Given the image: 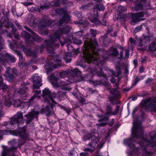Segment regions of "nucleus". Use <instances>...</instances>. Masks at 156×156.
<instances>
[{"label": "nucleus", "instance_id": "f257e3e1", "mask_svg": "<svg viewBox=\"0 0 156 156\" xmlns=\"http://www.w3.org/2000/svg\"><path fill=\"white\" fill-rule=\"evenodd\" d=\"M132 134L133 137L125 140L124 143L132 150L130 154L135 153L139 156H148L152 154L149 151V147L156 146V132L152 131L150 133V139H147V136L144 135L143 130L140 122H133Z\"/></svg>", "mask_w": 156, "mask_h": 156}, {"label": "nucleus", "instance_id": "f03ea898", "mask_svg": "<svg viewBox=\"0 0 156 156\" xmlns=\"http://www.w3.org/2000/svg\"><path fill=\"white\" fill-rule=\"evenodd\" d=\"M98 44L97 46L93 45L88 50L86 49L84 52L85 57L83 58L85 61L89 62L90 60L91 61L92 59L94 62L95 61L100 66L101 64L104 63V60L108 57L107 56L108 52L103 49H98Z\"/></svg>", "mask_w": 156, "mask_h": 156}, {"label": "nucleus", "instance_id": "7ed1b4c3", "mask_svg": "<svg viewBox=\"0 0 156 156\" xmlns=\"http://www.w3.org/2000/svg\"><path fill=\"white\" fill-rule=\"evenodd\" d=\"M69 31V28L67 27H64L62 28H59L58 30L54 33L53 35L50 36V40L45 41L44 45L46 48L47 51L50 53H52L54 51L53 46L55 47L59 46V44L56 43L57 39L59 40L61 45L63 46L66 43V42H62L60 41V36L62 35L67 33Z\"/></svg>", "mask_w": 156, "mask_h": 156}, {"label": "nucleus", "instance_id": "20e7f679", "mask_svg": "<svg viewBox=\"0 0 156 156\" xmlns=\"http://www.w3.org/2000/svg\"><path fill=\"white\" fill-rule=\"evenodd\" d=\"M10 147L5 146L3 148L1 156H14V152H16L19 147V144L15 140H13L8 142Z\"/></svg>", "mask_w": 156, "mask_h": 156}, {"label": "nucleus", "instance_id": "39448f33", "mask_svg": "<svg viewBox=\"0 0 156 156\" xmlns=\"http://www.w3.org/2000/svg\"><path fill=\"white\" fill-rule=\"evenodd\" d=\"M90 31V34H86L83 37V40L84 41V46L85 48H86L87 50L91 48L92 45H94L96 46L98 45V43L96 39H94L93 41H91V40L92 37H96V31L91 29Z\"/></svg>", "mask_w": 156, "mask_h": 156}, {"label": "nucleus", "instance_id": "423d86ee", "mask_svg": "<svg viewBox=\"0 0 156 156\" xmlns=\"http://www.w3.org/2000/svg\"><path fill=\"white\" fill-rule=\"evenodd\" d=\"M42 96L45 103H49L53 105L57 104V103L53 100L51 96V92L48 88H45L42 90Z\"/></svg>", "mask_w": 156, "mask_h": 156}, {"label": "nucleus", "instance_id": "0eeeda50", "mask_svg": "<svg viewBox=\"0 0 156 156\" xmlns=\"http://www.w3.org/2000/svg\"><path fill=\"white\" fill-rule=\"evenodd\" d=\"M18 75L17 71L16 69L9 67L6 70L5 76L6 79L11 82Z\"/></svg>", "mask_w": 156, "mask_h": 156}, {"label": "nucleus", "instance_id": "6e6552de", "mask_svg": "<svg viewBox=\"0 0 156 156\" xmlns=\"http://www.w3.org/2000/svg\"><path fill=\"white\" fill-rule=\"evenodd\" d=\"M58 78L56 77H52L50 80V82L55 87L58 88L60 87L61 88L65 90L69 91L71 88L68 86V84L64 82L60 83V84L57 83Z\"/></svg>", "mask_w": 156, "mask_h": 156}, {"label": "nucleus", "instance_id": "1a4fd4ad", "mask_svg": "<svg viewBox=\"0 0 156 156\" xmlns=\"http://www.w3.org/2000/svg\"><path fill=\"white\" fill-rule=\"evenodd\" d=\"M40 109L37 110V108H35L28 112L24 116L27 118L26 122L27 124H30L34 118H37Z\"/></svg>", "mask_w": 156, "mask_h": 156}, {"label": "nucleus", "instance_id": "9d476101", "mask_svg": "<svg viewBox=\"0 0 156 156\" xmlns=\"http://www.w3.org/2000/svg\"><path fill=\"white\" fill-rule=\"evenodd\" d=\"M15 61L16 60L14 57L9 54L6 53L3 55L2 54L0 53V62L3 65L5 64V62H10L12 63H14Z\"/></svg>", "mask_w": 156, "mask_h": 156}, {"label": "nucleus", "instance_id": "9b49d317", "mask_svg": "<svg viewBox=\"0 0 156 156\" xmlns=\"http://www.w3.org/2000/svg\"><path fill=\"white\" fill-rule=\"evenodd\" d=\"M23 113L19 112H17L16 114L14 115V117L10 119L9 122V124L12 125L15 123H23Z\"/></svg>", "mask_w": 156, "mask_h": 156}, {"label": "nucleus", "instance_id": "f8f14e48", "mask_svg": "<svg viewBox=\"0 0 156 156\" xmlns=\"http://www.w3.org/2000/svg\"><path fill=\"white\" fill-rule=\"evenodd\" d=\"M56 13L60 14H63V16L62 19L60 20L59 25L61 26L63 23H67L70 20L69 16L66 13L64 10L62 9H58L55 10Z\"/></svg>", "mask_w": 156, "mask_h": 156}, {"label": "nucleus", "instance_id": "ddd939ff", "mask_svg": "<svg viewBox=\"0 0 156 156\" xmlns=\"http://www.w3.org/2000/svg\"><path fill=\"white\" fill-rule=\"evenodd\" d=\"M44 19L45 18H44L42 20H40L37 23V22L39 20L37 19H35L34 16H32L29 22V23L31 26H34V24H37L39 26L38 29L40 30H41L44 27L49 25H46L45 26L44 24L43 25L42 24V23L46 22V20L44 21Z\"/></svg>", "mask_w": 156, "mask_h": 156}, {"label": "nucleus", "instance_id": "4468645a", "mask_svg": "<svg viewBox=\"0 0 156 156\" xmlns=\"http://www.w3.org/2000/svg\"><path fill=\"white\" fill-rule=\"evenodd\" d=\"M51 106H49L47 105L46 107H45L44 108L43 107L42 109V112H44L47 114H49L50 113L51 109L52 106H55L57 105V106H58L61 107V108L63 109L64 110L66 111L68 114H69L71 111V109L70 108L66 107H65L62 106L61 105L58 104H54V105H51L49 104V103H48Z\"/></svg>", "mask_w": 156, "mask_h": 156}, {"label": "nucleus", "instance_id": "2eb2a0df", "mask_svg": "<svg viewBox=\"0 0 156 156\" xmlns=\"http://www.w3.org/2000/svg\"><path fill=\"white\" fill-rule=\"evenodd\" d=\"M156 103V98L151 101L150 98H148L144 101V105L149 108L151 111H156V105L154 104Z\"/></svg>", "mask_w": 156, "mask_h": 156}, {"label": "nucleus", "instance_id": "dca6fc26", "mask_svg": "<svg viewBox=\"0 0 156 156\" xmlns=\"http://www.w3.org/2000/svg\"><path fill=\"white\" fill-rule=\"evenodd\" d=\"M89 139L90 140L91 139V141L88 144V146L95 150L96 147L98 146L97 144H98L99 142L98 138L95 135H93L89 137Z\"/></svg>", "mask_w": 156, "mask_h": 156}, {"label": "nucleus", "instance_id": "f3484780", "mask_svg": "<svg viewBox=\"0 0 156 156\" xmlns=\"http://www.w3.org/2000/svg\"><path fill=\"white\" fill-rule=\"evenodd\" d=\"M33 80L34 84L33 87L34 89H37L42 85L41 79L37 74H34L33 76Z\"/></svg>", "mask_w": 156, "mask_h": 156}, {"label": "nucleus", "instance_id": "a211bd4d", "mask_svg": "<svg viewBox=\"0 0 156 156\" xmlns=\"http://www.w3.org/2000/svg\"><path fill=\"white\" fill-rule=\"evenodd\" d=\"M90 15L92 19H90V21L93 23H94L96 25H100L101 24V22L95 18L98 16V12L95 11V9L92 10V12H90Z\"/></svg>", "mask_w": 156, "mask_h": 156}, {"label": "nucleus", "instance_id": "6ab92c4d", "mask_svg": "<svg viewBox=\"0 0 156 156\" xmlns=\"http://www.w3.org/2000/svg\"><path fill=\"white\" fill-rule=\"evenodd\" d=\"M143 16L144 14L142 12L132 14L131 23L134 24L137 22L143 20L144 19L141 18Z\"/></svg>", "mask_w": 156, "mask_h": 156}, {"label": "nucleus", "instance_id": "aec40b11", "mask_svg": "<svg viewBox=\"0 0 156 156\" xmlns=\"http://www.w3.org/2000/svg\"><path fill=\"white\" fill-rule=\"evenodd\" d=\"M46 22H45L44 23H42V24L44 25H44L45 26L46 25H49L48 26H46L44 27L43 28H42V29L41 30L43 31V33L45 34V35H47L48 33V30H44V28H46V27H48L49 26H50L51 25V24L52 23V21L51 20H49L48 18V17H45V19L44 20V21H46Z\"/></svg>", "mask_w": 156, "mask_h": 156}, {"label": "nucleus", "instance_id": "412c9836", "mask_svg": "<svg viewBox=\"0 0 156 156\" xmlns=\"http://www.w3.org/2000/svg\"><path fill=\"white\" fill-rule=\"evenodd\" d=\"M99 40L100 42L105 47L107 46L111 42L110 39L106 35L101 37L99 38Z\"/></svg>", "mask_w": 156, "mask_h": 156}, {"label": "nucleus", "instance_id": "4be33fe9", "mask_svg": "<svg viewBox=\"0 0 156 156\" xmlns=\"http://www.w3.org/2000/svg\"><path fill=\"white\" fill-rule=\"evenodd\" d=\"M150 39L149 37L147 36H143L140 39V42L139 43V46L141 47L145 45L147 43L149 42Z\"/></svg>", "mask_w": 156, "mask_h": 156}, {"label": "nucleus", "instance_id": "5701e85b", "mask_svg": "<svg viewBox=\"0 0 156 156\" xmlns=\"http://www.w3.org/2000/svg\"><path fill=\"white\" fill-rule=\"evenodd\" d=\"M110 92L111 94L113 96V97L115 98H119L120 97V94L116 89L111 88L110 90Z\"/></svg>", "mask_w": 156, "mask_h": 156}, {"label": "nucleus", "instance_id": "b1692460", "mask_svg": "<svg viewBox=\"0 0 156 156\" xmlns=\"http://www.w3.org/2000/svg\"><path fill=\"white\" fill-rule=\"evenodd\" d=\"M24 28L27 31L30 32L33 35V37L35 41H39L43 40V38L39 37L32 30H31L27 26H24Z\"/></svg>", "mask_w": 156, "mask_h": 156}, {"label": "nucleus", "instance_id": "393cba45", "mask_svg": "<svg viewBox=\"0 0 156 156\" xmlns=\"http://www.w3.org/2000/svg\"><path fill=\"white\" fill-rule=\"evenodd\" d=\"M7 93L8 94L5 98V104L6 106H10L12 105V101L11 98V95L9 91Z\"/></svg>", "mask_w": 156, "mask_h": 156}, {"label": "nucleus", "instance_id": "a878e982", "mask_svg": "<svg viewBox=\"0 0 156 156\" xmlns=\"http://www.w3.org/2000/svg\"><path fill=\"white\" fill-rule=\"evenodd\" d=\"M49 7L48 5H45L41 6L40 8L37 7H32L30 9V10L31 11H37L40 12L41 11L40 9L41 10H44L47 9Z\"/></svg>", "mask_w": 156, "mask_h": 156}, {"label": "nucleus", "instance_id": "bb28decb", "mask_svg": "<svg viewBox=\"0 0 156 156\" xmlns=\"http://www.w3.org/2000/svg\"><path fill=\"white\" fill-rule=\"evenodd\" d=\"M16 135L20 136L23 139H25L27 138L25 130L24 129H19L17 132V134Z\"/></svg>", "mask_w": 156, "mask_h": 156}, {"label": "nucleus", "instance_id": "cd10ccee", "mask_svg": "<svg viewBox=\"0 0 156 156\" xmlns=\"http://www.w3.org/2000/svg\"><path fill=\"white\" fill-rule=\"evenodd\" d=\"M108 53L109 55L116 56L118 55L119 51L116 48H111L108 50Z\"/></svg>", "mask_w": 156, "mask_h": 156}, {"label": "nucleus", "instance_id": "c85d7f7f", "mask_svg": "<svg viewBox=\"0 0 156 156\" xmlns=\"http://www.w3.org/2000/svg\"><path fill=\"white\" fill-rule=\"evenodd\" d=\"M148 50L151 52L156 51V39L154 40L149 45Z\"/></svg>", "mask_w": 156, "mask_h": 156}, {"label": "nucleus", "instance_id": "c756f323", "mask_svg": "<svg viewBox=\"0 0 156 156\" xmlns=\"http://www.w3.org/2000/svg\"><path fill=\"white\" fill-rule=\"evenodd\" d=\"M129 52L128 50L122 49L120 53L121 57L125 58H128L129 57Z\"/></svg>", "mask_w": 156, "mask_h": 156}, {"label": "nucleus", "instance_id": "7c9ffc66", "mask_svg": "<svg viewBox=\"0 0 156 156\" xmlns=\"http://www.w3.org/2000/svg\"><path fill=\"white\" fill-rule=\"evenodd\" d=\"M21 34L22 36L25 38V41L27 43H29V40L31 37L30 34L25 31L22 32Z\"/></svg>", "mask_w": 156, "mask_h": 156}, {"label": "nucleus", "instance_id": "2f4dec72", "mask_svg": "<svg viewBox=\"0 0 156 156\" xmlns=\"http://www.w3.org/2000/svg\"><path fill=\"white\" fill-rule=\"evenodd\" d=\"M21 34L22 36L25 38V41L27 43H29V40L31 37L30 34L25 31L22 32Z\"/></svg>", "mask_w": 156, "mask_h": 156}, {"label": "nucleus", "instance_id": "473e14b6", "mask_svg": "<svg viewBox=\"0 0 156 156\" xmlns=\"http://www.w3.org/2000/svg\"><path fill=\"white\" fill-rule=\"evenodd\" d=\"M61 61V59L58 55H56L53 57V58L51 60V64H53V65H55L56 63H59Z\"/></svg>", "mask_w": 156, "mask_h": 156}, {"label": "nucleus", "instance_id": "72a5a7b5", "mask_svg": "<svg viewBox=\"0 0 156 156\" xmlns=\"http://www.w3.org/2000/svg\"><path fill=\"white\" fill-rule=\"evenodd\" d=\"M106 112L105 113V116L107 115H112V113L113 112L112 111V108L111 105H107L106 107Z\"/></svg>", "mask_w": 156, "mask_h": 156}, {"label": "nucleus", "instance_id": "f704fd0d", "mask_svg": "<svg viewBox=\"0 0 156 156\" xmlns=\"http://www.w3.org/2000/svg\"><path fill=\"white\" fill-rule=\"evenodd\" d=\"M116 68L117 70L118 71L117 74H116L115 73L114 71L112 69H110L109 72L111 73V75H113L117 77L120 74L121 72L120 71V68L119 66L116 67Z\"/></svg>", "mask_w": 156, "mask_h": 156}, {"label": "nucleus", "instance_id": "c9c22d12", "mask_svg": "<svg viewBox=\"0 0 156 156\" xmlns=\"http://www.w3.org/2000/svg\"><path fill=\"white\" fill-rule=\"evenodd\" d=\"M22 101H21L19 99H17L14 100L13 103L14 107L17 108L19 106H21V104Z\"/></svg>", "mask_w": 156, "mask_h": 156}, {"label": "nucleus", "instance_id": "e433bc0d", "mask_svg": "<svg viewBox=\"0 0 156 156\" xmlns=\"http://www.w3.org/2000/svg\"><path fill=\"white\" fill-rule=\"evenodd\" d=\"M100 71L99 73L98 72L97 69H95V70L92 72V73L94 74H96L98 76H103L104 74L102 69L101 68H100Z\"/></svg>", "mask_w": 156, "mask_h": 156}, {"label": "nucleus", "instance_id": "4c0bfd02", "mask_svg": "<svg viewBox=\"0 0 156 156\" xmlns=\"http://www.w3.org/2000/svg\"><path fill=\"white\" fill-rule=\"evenodd\" d=\"M28 91V89L27 87L24 86L23 88L20 89L17 91V92L20 94L26 93Z\"/></svg>", "mask_w": 156, "mask_h": 156}, {"label": "nucleus", "instance_id": "58836bf2", "mask_svg": "<svg viewBox=\"0 0 156 156\" xmlns=\"http://www.w3.org/2000/svg\"><path fill=\"white\" fill-rule=\"evenodd\" d=\"M23 51L27 55H31L34 56H35L36 55H34L31 50L28 48H24L23 49Z\"/></svg>", "mask_w": 156, "mask_h": 156}, {"label": "nucleus", "instance_id": "ea45409f", "mask_svg": "<svg viewBox=\"0 0 156 156\" xmlns=\"http://www.w3.org/2000/svg\"><path fill=\"white\" fill-rule=\"evenodd\" d=\"M92 5L93 4L92 3H89L86 5L82 6L80 8L82 10L85 11L90 9Z\"/></svg>", "mask_w": 156, "mask_h": 156}, {"label": "nucleus", "instance_id": "a19ab883", "mask_svg": "<svg viewBox=\"0 0 156 156\" xmlns=\"http://www.w3.org/2000/svg\"><path fill=\"white\" fill-rule=\"evenodd\" d=\"M30 106V102L28 101L24 102L22 101L21 106L22 108H25L26 109H27Z\"/></svg>", "mask_w": 156, "mask_h": 156}, {"label": "nucleus", "instance_id": "79ce46f5", "mask_svg": "<svg viewBox=\"0 0 156 156\" xmlns=\"http://www.w3.org/2000/svg\"><path fill=\"white\" fill-rule=\"evenodd\" d=\"M80 73V71L78 69H75L72 70L71 73L73 76H76L78 73Z\"/></svg>", "mask_w": 156, "mask_h": 156}, {"label": "nucleus", "instance_id": "37998d69", "mask_svg": "<svg viewBox=\"0 0 156 156\" xmlns=\"http://www.w3.org/2000/svg\"><path fill=\"white\" fill-rule=\"evenodd\" d=\"M62 1V0H54L53 2H51V4L52 6H58Z\"/></svg>", "mask_w": 156, "mask_h": 156}, {"label": "nucleus", "instance_id": "c03bdc74", "mask_svg": "<svg viewBox=\"0 0 156 156\" xmlns=\"http://www.w3.org/2000/svg\"><path fill=\"white\" fill-rule=\"evenodd\" d=\"M95 8L96 9L99 11H103L105 9L104 5L100 4L96 5Z\"/></svg>", "mask_w": 156, "mask_h": 156}, {"label": "nucleus", "instance_id": "a18cd8bd", "mask_svg": "<svg viewBox=\"0 0 156 156\" xmlns=\"http://www.w3.org/2000/svg\"><path fill=\"white\" fill-rule=\"evenodd\" d=\"M86 50V48H85L84 50L83 51V57H82V61H81V63L82 64V65H83V63H86V62H87L88 63H91L92 62L93 63H94V61L92 60L91 61L90 60V61L89 62H88V61H85V60L84 59H83V58H84L85 57V56L84 55V52Z\"/></svg>", "mask_w": 156, "mask_h": 156}, {"label": "nucleus", "instance_id": "49530a36", "mask_svg": "<svg viewBox=\"0 0 156 156\" xmlns=\"http://www.w3.org/2000/svg\"><path fill=\"white\" fill-rule=\"evenodd\" d=\"M143 8V5L141 4H137L134 7V10L138 11L140 9H142Z\"/></svg>", "mask_w": 156, "mask_h": 156}, {"label": "nucleus", "instance_id": "de8ad7c7", "mask_svg": "<svg viewBox=\"0 0 156 156\" xmlns=\"http://www.w3.org/2000/svg\"><path fill=\"white\" fill-rule=\"evenodd\" d=\"M73 43L77 44H80L82 43V41L81 40L77 39L76 38H73Z\"/></svg>", "mask_w": 156, "mask_h": 156}, {"label": "nucleus", "instance_id": "09e8293b", "mask_svg": "<svg viewBox=\"0 0 156 156\" xmlns=\"http://www.w3.org/2000/svg\"><path fill=\"white\" fill-rule=\"evenodd\" d=\"M115 98L112 97H111L109 98V100L112 104L115 105L117 103V101L116 99H115Z\"/></svg>", "mask_w": 156, "mask_h": 156}, {"label": "nucleus", "instance_id": "8fccbe9b", "mask_svg": "<svg viewBox=\"0 0 156 156\" xmlns=\"http://www.w3.org/2000/svg\"><path fill=\"white\" fill-rule=\"evenodd\" d=\"M59 76L61 78H64L68 75V73L66 71H63L59 73Z\"/></svg>", "mask_w": 156, "mask_h": 156}, {"label": "nucleus", "instance_id": "3c124183", "mask_svg": "<svg viewBox=\"0 0 156 156\" xmlns=\"http://www.w3.org/2000/svg\"><path fill=\"white\" fill-rule=\"evenodd\" d=\"M125 8L124 7L120 6L118 7L117 10L120 13H122L125 11Z\"/></svg>", "mask_w": 156, "mask_h": 156}, {"label": "nucleus", "instance_id": "603ef678", "mask_svg": "<svg viewBox=\"0 0 156 156\" xmlns=\"http://www.w3.org/2000/svg\"><path fill=\"white\" fill-rule=\"evenodd\" d=\"M64 59L66 63L70 62L71 60V57L70 56H67V55H66L64 58Z\"/></svg>", "mask_w": 156, "mask_h": 156}, {"label": "nucleus", "instance_id": "864d4df0", "mask_svg": "<svg viewBox=\"0 0 156 156\" xmlns=\"http://www.w3.org/2000/svg\"><path fill=\"white\" fill-rule=\"evenodd\" d=\"M119 106L118 105L117 106L115 109V111L114 112H113L112 113V115H116V114H117L119 110Z\"/></svg>", "mask_w": 156, "mask_h": 156}, {"label": "nucleus", "instance_id": "5fc2aeb1", "mask_svg": "<svg viewBox=\"0 0 156 156\" xmlns=\"http://www.w3.org/2000/svg\"><path fill=\"white\" fill-rule=\"evenodd\" d=\"M142 28V26L140 25L136 27L135 28L134 31L135 33H137Z\"/></svg>", "mask_w": 156, "mask_h": 156}, {"label": "nucleus", "instance_id": "6e6d98bb", "mask_svg": "<svg viewBox=\"0 0 156 156\" xmlns=\"http://www.w3.org/2000/svg\"><path fill=\"white\" fill-rule=\"evenodd\" d=\"M65 95V94L64 93H63L62 92L59 91L57 93V97H58L59 98H60L62 97V96H64Z\"/></svg>", "mask_w": 156, "mask_h": 156}, {"label": "nucleus", "instance_id": "4d7b16f0", "mask_svg": "<svg viewBox=\"0 0 156 156\" xmlns=\"http://www.w3.org/2000/svg\"><path fill=\"white\" fill-rule=\"evenodd\" d=\"M84 151H88L91 153H92L94 152V149L91 148H90L88 147H87L85 149Z\"/></svg>", "mask_w": 156, "mask_h": 156}, {"label": "nucleus", "instance_id": "13d9d810", "mask_svg": "<svg viewBox=\"0 0 156 156\" xmlns=\"http://www.w3.org/2000/svg\"><path fill=\"white\" fill-rule=\"evenodd\" d=\"M113 30V28L112 26L109 27H108V29L107 31V34H108L112 31Z\"/></svg>", "mask_w": 156, "mask_h": 156}, {"label": "nucleus", "instance_id": "bf43d9fd", "mask_svg": "<svg viewBox=\"0 0 156 156\" xmlns=\"http://www.w3.org/2000/svg\"><path fill=\"white\" fill-rule=\"evenodd\" d=\"M6 131L5 130H0V136L3 138L2 136L6 134Z\"/></svg>", "mask_w": 156, "mask_h": 156}, {"label": "nucleus", "instance_id": "052dcab7", "mask_svg": "<svg viewBox=\"0 0 156 156\" xmlns=\"http://www.w3.org/2000/svg\"><path fill=\"white\" fill-rule=\"evenodd\" d=\"M139 78L136 77L134 80V82L133 83V85L134 86H136V85L137 83L139 81Z\"/></svg>", "mask_w": 156, "mask_h": 156}, {"label": "nucleus", "instance_id": "680f3d73", "mask_svg": "<svg viewBox=\"0 0 156 156\" xmlns=\"http://www.w3.org/2000/svg\"><path fill=\"white\" fill-rule=\"evenodd\" d=\"M79 101L80 102H81L83 104H85L86 103L85 99L83 98L80 97V98L79 99Z\"/></svg>", "mask_w": 156, "mask_h": 156}, {"label": "nucleus", "instance_id": "e2e57ef3", "mask_svg": "<svg viewBox=\"0 0 156 156\" xmlns=\"http://www.w3.org/2000/svg\"><path fill=\"white\" fill-rule=\"evenodd\" d=\"M23 4L25 6H28V5H31L33 4L32 2H26L23 3Z\"/></svg>", "mask_w": 156, "mask_h": 156}, {"label": "nucleus", "instance_id": "0e129e2a", "mask_svg": "<svg viewBox=\"0 0 156 156\" xmlns=\"http://www.w3.org/2000/svg\"><path fill=\"white\" fill-rule=\"evenodd\" d=\"M76 35L78 36L81 37L83 35V31H80L76 33Z\"/></svg>", "mask_w": 156, "mask_h": 156}, {"label": "nucleus", "instance_id": "69168bd1", "mask_svg": "<svg viewBox=\"0 0 156 156\" xmlns=\"http://www.w3.org/2000/svg\"><path fill=\"white\" fill-rule=\"evenodd\" d=\"M7 26L9 27H12V26H13V24L12 23L9 21H7Z\"/></svg>", "mask_w": 156, "mask_h": 156}, {"label": "nucleus", "instance_id": "338daca9", "mask_svg": "<svg viewBox=\"0 0 156 156\" xmlns=\"http://www.w3.org/2000/svg\"><path fill=\"white\" fill-rule=\"evenodd\" d=\"M80 156H87L88 155V153L86 152L81 153L80 154Z\"/></svg>", "mask_w": 156, "mask_h": 156}, {"label": "nucleus", "instance_id": "774afa93", "mask_svg": "<svg viewBox=\"0 0 156 156\" xmlns=\"http://www.w3.org/2000/svg\"><path fill=\"white\" fill-rule=\"evenodd\" d=\"M129 41L131 43L133 44H135L136 43V41L132 37L129 38Z\"/></svg>", "mask_w": 156, "mask_h": 156}]
</instances>
